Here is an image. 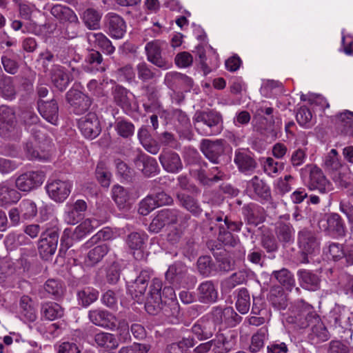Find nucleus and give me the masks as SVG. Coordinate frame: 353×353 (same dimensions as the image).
Wrapping results in <instances>:
<instances>
[{
	"mask_svg": "<svg viewBox=\"0 0 353 353\" xmlns=\"http://www.w3.org/2000/svg\"><path fill=\"white\" fill-rule=\"evenodd\" d=\"M248 99L246 108L252 114L254 125H259L258 130H265L268 136L276 139L282 128V119L278 110H275L269 101H262L256 103Z\"/></svg>",
	"mask_w": 353,
	"mask_h": 353,
	"instance_id": "f257e3e1",
	"label": "nucleus"
},
{
	"mask_svg": "<svg viewBox=\"0 0 353 353\" xmlns=\"http://www.w3.org/2000/svg\"><path fill=\"white\" fill-rule=\"evenodd\" d=\"M193 124L196 132L203 136L216 135L222 130V117L213 110H197L193 117Z\"/></svg>",
	"mask_w": 353,
	"mask_h": 353,
	"instance_id": "f03ea898",
	"label": "nucleus"
},
{
	"mask_svg": "<svg viewBox=\"0 0 353 353\" xmlns=\"http://www.w3.org/2000/svg\"><path fill=\"white\" fill-rule=\"evenodd\" d=\"M59 237L58 220L53 218L46 224L45 230L41 232L37 243L38 251L42 259L48 260L54 254L57 249Z\"/></svg>",
	"mask_w": 353,
	"mask_h": 353,
	"instance_id": "7ed1b4c3",
	"label": "nucleus"
},
{
	"mask_svg": "<svg viewBox=\"0 0 353 353\" xmlns=\"http://www.w3.org/2000/svg\"><path fill=\"white\" fill-rule=\"evenodd\" d=\"M301 178L310 190H316L321 194L330 192L333 188L323 170L316 165L307 164L301 169Z\"/></svg>",
	"mask_w": 353,
	"mask_h": 353,
	"instance_id": "20e7f679",
	"label": "nucleus"
},
{
	"mask_svg": "<svg viewBox=\"0 0 353 353\" xmlns=\"http://www.w3.org/2000/svg\"><path fill=\"white\" fill-rule=\"evenodd\" d=\"M152 273V271L150 269H143L139 272L133 270H130L124 278L127 291L136 301L139 302L143 300Z\"/></svg>",
	"mask_w": 353,
	"mask_h": 353,
	"instance_id": "39448f33",
	"label": "nucleus"
},
{
	"mask_svg": "<svg viewBox=\"0 0 353 353\" xmlns=\"http://www.w3.org/2000/svg\"><path fill=\"white\" fill-rule=\"evenodd\" d=\"M327 325L339 332L353 330V312L344 305H336L326 317Z\"/></svg>",
	"mask_w": 353,
	"mask_h": 353,
	"instance_id": "423d86ee",
	"label": "nucleus"
},
{
	"mask_svg": "<svg viewBox=\"0 0 353 353\" xmlns=\"http://www.w3.org/2000/svg\"><path fill=\"white\" fill-rule=\"evenodd\" d=\"M297 244L300 249L301 262L307 263L308 255L319 250L320 243L314 232L304 228L297 234Z\"/></svg>",
	"mask_w": 353,
	"mask_h": 353,
	"instance_id": "0eeeda50",
	"label": "nucleus"
},
{
	"mask_svg": "<svg viewBox=\"0 0 353 353\" xmlns=\"http://www.w3.org/2000/svg\"><path fill=\"white\" fill-rule=\"evenodd\" d=\"M165 281L175 288H185L194 278L188 272V267L181 261H175L169 265L165 273Z\"/></svg>",
	"mask_w": 353,
	"mask_h": 353,
	"instance_id": "6e6552de",
	"label": "nucleus"
},
{
	"mask_svg": "<svg viewBox=\"0 0 353 353\" xmlns=\"http://www.w3.org/2000/svg\"><path fill=\"white\" fill-rule=\"evenodd\" d=\"M296 310L294 323L301 329L310 327L321 321L314 307L302 299L296 302Z\"/></svg>",
	"mask_w": 353,
	"mask_h": 353,
	"instance_id": "1a4fd4ad",
	"label": "nucleus"
},
{
	"mask_svg": "<svg viewBox=\"0 0 353 353\" xmlns=\"http://www.w3.org/2000/svg\"><path fill=\"white\" fill-rule=\"evenodd\" d=\"M207 168H190V172L201 185L208 187L227 179V174L222 167L213 166L206 171Z\"/></svg>",
	"mask_w": 353,
	"mask_h": 353,
	"instance_id": "9d476101",
	"label": "nucleus"
},
{
	"mask_svg": "<svg viewBox=\"0 0 353 353\" xmlns=\"http://www.w3.org/2000/svg\"><path fill=\"white\" fill-rule=\"evenodd\" d=\"M318 224L322 231L334 238L343 237L345 235L346 225L345 221L337 213L325 214L319 221Z\"/></svg>",
	"mask_w": 353,
	"mask_h": 353,
	"instance_id": "9b49d317",
	"label": "nucleus"
},
{
	"mask_svg": "<svg viewBox=\"0 0 353 353\" xmlns=\"http://www.w3.org/2000/svg\"><path fill=\"white\" fill-rule=\"evenodd\" d=\"M46 178L41 170H28L19 174L15 179V187L20 192H30L42 185Z\"/></svg>",
	"mask_w": 353,
	"mask_h": 353,
	"instance_id": "f8f14e48",
	"label": "nucleus"
},
{
	"mask_svg": "<svg viewBox=\"0 0 353 353\" xmlns=\"http://www.w3.org/2000/svg\"><path fill=\"white\" fill-rule=\"evenodd\" d=\"M245 194L252 199L259 198L261 203H271L272 192L270 185L257 176L247 181Z\"/></svg>",
	"mask_w": 353,
	"mask_h": 353,
	"instance_id": "ddd939ff",
	"label": "nucleus"
},
{
	"mask_svg": "<svg viewBox=\"0 0 353 353\" xmlns=\"http://www.w3.org/2000/svg\"><path fill=\"white\" fill-rule=\"evenodd\" d=\"M72 188L68 180L49 179L45 189L49 197L57 203L63 202L70 195Z\"/></svg>",
	"mask_w": 353,
	"mask_h": 353,
	"instance_id": "4468645a",
	"label": "nucleus"
},
{
	"mask_svg": "<svg viewBox=\"0 0 353 353\" xmlns=\"http://www.w3.org/2000/svg\"><path fill=\"white\" fill-rule=\"evenodd\" d=\"M104 31L112 39H121L127 32V24L124 19L114 12L108 13L103 19Z\"/></svg>",
	"mask_w": 353,
	"mask_h": 353,
	"instance_id": "2eb2a0df",
	"label": "nucleus"
},
{
	"mask_svg": "<svg viewBox=\"0 0 353 353\" xmlns=\"http://www.w3.org/2000/svg\"><path fill=\"white\" fill-rule=\"evenodd\" d=\"M65 99L75 114H82L87 112L92 103L89 96L74 87L66 92Z\"/></svg>",
	"mask_w": 353,
	"mask_h": 353,
	"instance_id": "dca6fc26",
	"label": "nucleus"
},
{
	"mask_svg": "<svg viewBox=\"0 0 353 353\" xmlns=\"http://www.w3.org/2000/svg\"><path fill=\"white\" fill-rule=\"evenodd\" d=\"M180 210L176 208H164L157 212V215L150 224L151 232L158 233L165 225H174L178 223Z\"/></svg>",
	"mask_w": 353,
	"mask_h": 353,
	"instance_id": "f3484780",
	"label": "nucleus"
},
{
	"mask_svg": "<svg viewBox=\"0 0 353 353\" xmlns=\"http://www.w3.org/2000/svg\"><path fill=\"white\" fill-rule=\"evenodd\" d=\"M163 44L160 40L150 41L145 44V51L149 62L162 70H167L172 66V62L162 57Z\"/></svg>",
	"mask_w": 353,
	"mask_h": 353,
	"instance_id": "a211bd4d",
	"label": "nucleus"
},
{
	"mask_svg": "<svg viewBox=\"0 0 353 353\" xmlns=\"http://www.w3.org/2000/svg\"><path fill=\"white\" fill-rule=\"evenodd\" d=\"M200 150L211 163L219 164L225 154V141L222 139H203L201 143Z\"/></svg>",
	"mask_w": 353,
	"mask_h": 353,
	"instance_id": "6ab92c4d",
	"label": "nucleus"
},
{
	"mask_svg": "<svg viewBox=\"0 0 353 353\" xmlns=\"http://www.w3.org/2000/svg\"><path fill=\"white\" fill-rule=\"evenodd\" d=\"M78 127L82 134L88 139H93L101 132L100 121L94 112H90L78 121Z\"/></svg>",
	"mask_w": 353,
	"mask_h": 353,
	"instance_id": "aec40b11",
	"label": "nucleus"
},
{
	"mask_svg": "<svg viewBox=\"0 0 353 353\" xmlns=\"http://www.w3.org/2000/svg\"><path fill=\"white\" fill-rule=\"evenodd\" d=\"M148 240V235L144 231L130 232L126 239V244L133 251V255L137 260L145 259L144 250Z\"/></svg>",
	"mask_w": 353,
	"mask_h": 353,
	"instance_id": "412c9836",
	"label": "nucleus"
},
{
	"mask_svg": "<svg viewBox=\"0 0 353 353\" xmlns=\"http://www.w3.org/2000/svg\"><path fill=\"white\" fill-rule=\"evenodd\" d=\"M88 319L97 326L113 330L117 327V318L110 312L97 308L88 312Z\"/></svg>",
	"mask_w": 353,
	"mask_h": 353,
	"instance_id": "4be33fe9",
	"label": "nucleus"
},
{
	"mask_svg": "<svg viewBox=\"0 0 353 353\" xmlns=\"http://www.w3.org/2000/svg\"><path fill=\"white\" fill-rule=\"evenodd\" d=\"M133 162L145 176L150 177L160 172L157 160L144 152H139L134 158Z\"/></svg>",
	"mask_w": 353,
	"mask_h": 353,
	"instance_id": "5701e85b",
	"label": "nucleus"
},
{
	"mask_svg": "<svg viewBox=\"0 0 353 353\" xmlns=\"http://www.w3.org/2000/svg\"><path fill=\"white\" fill-rule=\"evenodd\" d=\"M159 160L163 170L169 173H179L183 168L179 154L172 150H162Z\"/></svg>",
	"mask_w": 353,
	"mask_h": 353,
	"instance_id": "b1692460",
	"label": "nucleus"
},
{
	"mask_svg": "<svg viewBox=\"0 0 353 353\" xmlns=\"http://www.w3.org/2000/svg\"><path fill=\"white\" fill-rule=\"evenodd\" d=\"M37 110L47 122L55 126L59 125V105L57 100L39 99L37 101Z\"/></svg>",
	"mask_w": 353,
	"mask_h": 353,
	"instance_id": "393cba45",
	"label": "nucleus"
},
{
	"mask_svg": "<svg viewBox=\"0 0 353 353\" xmlns=\"http://www.w3.org/2000/svg\"><path fill=\"white\" fill-rule=\"evenodd\" d=\"M276 239L283 247L292 245L295 241V230L290 222L278 220L274 225Z\"/></svg>",
	"mask_w": 353,
	"mask_h": 353,
	"instance_id": "a878e982",
	"label": "nucleus"
},
{
	"mask_svg": "<svg viewBox=\"0 0 353 353\" xmlns=\"http://www.w3.org/2000/svg\"><path fill=\"white\" fill-rule=\"evenodd\" d=\"M176 200L178 205L189 212L193 216L199 218L201 216L203 209L196 197L183 192H177Z\"/></svg>",
	"mask_w": 353,
	"mask_h": 353,
	"instance_id": "bb28decb",
	"label": "nucleus"
},
{
	"mask_svg": "<svg viewBox=\"0 0 353 353\" xmlns=\"http://www.w3.org/2000/svg\"><path fill=\"white\" fill-rule=\"evenodd\" d=\"M263 208L254 203H250L244 206V216H246L248 225L246 229L251 236L254 233L252 228L256 227L263 221Z\"/></svg>",
	"mask_w": 353,
	"mask_h": 353,
	"instance_id": "cd10ccee",
	"label": "nucleus"
},
{
	"mask_svg": "<svg viewBox=\"0 0 353 353\" xmlns=\"http://www.w3.org/2000/svg\"><path fill=\"white\" fill-rule=\"evenodd\" d=\"M87 208L86 202L82 199H78L74 203L67 205L64 214L65 221L70 225L78 223L84 219Z\"/></svg>",
	"mask_w": 353,
	"mask_h": 353,
	"instance_id": "c85d7f7f",
	"label": "nucleus"
},
{
	"mask_svg": "<svg viewBox=\"0 0 353 353\" xmlns=\"http://www.w3.org/2000/svg\"><path fill=\"white\" fill-rule=\"evenodd\" d=\"M83 70L85 72H104L106 63L101 52L94 49H88L84 59Z\"/></svg>",
	"mask_w": 353,
	"mask_h": 353,
	"instance_id": "c756f323",
	"label": "nucleus"
},
{
	"mask_svg": "<svg viewBox=\"0 0 353 353\" xmlns=\"http://www.w3.org/2000/svg\"><path fill=\"white\" fill-rule=\"evenodd\" d=\"M132 94L129 90L119 84L112 88L114 102L127 114L132 111L130 98V95Z\"/></svg>",
	"mask_w": 353,
	"mask_h": 353,
	"instance_id": "7c9ffc66",
	"label": "nucleus"
},
{
	"mask_svg": "<svg viewBox=\"0 0 353 353\" xmlns=\"http://www.w3.org/2000/svg\"><path fill=\"white\" fill-rule=\"evenodd\" d=\"M216 328L212 322L205 317L199 319L191 327V331L199 341L205 340L212 337Z\"/></svg>",
	"mask_w": 353,
	"mask_h": 353,
	"instance_id": "2f4dec72",
	"label": "nucleus"
},
{
	"mask_svg": "<svg viewBox=\"0 0 353 353\" xmlns=\"http://www.w3.org/2000/svg\"><path fill=\"white\" fill-rule=\"evenodd\" d=\"M99 296V290L91 286L79 288L76 292L77 304L79 306L84 308L88 307L96 302Z\"/></svg>",
	"mask_w": 353,
	"mask_h": 353,
	"instance_id": "473e14b6",
	"label": "nucleus"
},
{
	"mask_svg": "<svg viewBox=\"0 0 353 353\" xmlns=\"http://www.w3.org/2000/svg\"><path fill=\"white\" fill-rule=\"evenodd\" d=\"M20 315L24 321L33 323L37 319V310L33 299L27 295L21 297L19 301Z\"/></svg>",
	"mask_w": 353,
	"mask_h": 353,
	"instance_id": "72a5a7b5",
	"label": "nucleus"
},
{
	"mask_svg": "<svg viewBox=\"0 0 353 353\" xmlns=\"http://www.w3.org/2000/svg\"><path fill=\"white\" fill-rule=\"evenodd\" d=\"M297 276L300 285L309 291H316L320 288L321 279L315 273L307 270H299Z\"/></svg>",
	"mask_w": 353,
	"mask_h": 353,
	"instance_id": "f704fd0d",
	"label": "nucleus"
},
{
	"mask_svg": "<svg viewBox=\"0 0 353 353\" xmlns=\"http://www.w3.org/2000/svg\"><path fill=\"white\" fill-rule=\"evenodd\" d=\"M65 314V308L54 301H45L41 305V317L48 321L61 319Z\"/></svg>",
	"mask_w": 353,
	"mask_h": 353,
	"instance_id": "c9c22d12",
	"label": "nucleus"
},
{
	"mask_svg": "<svg viewBox=\"0 0 353 353\" xmlns=\"http://www.w3.org/2000/svg\"><path fill=\"white\" fill-rule=\"evenodd\" d=\"M21 198L19 190L11 187L5 181L0 183V205H10L17 203Z\"/></svg>",
	"mask_w": 353,
	"mask_h": 353,
	"instance_id": "e433bc0d",
	"label": "nucleus"
},
{
	"mask_svg": "<svg viewBox=\"0 0 353 353\" xmlns=\"http://www.w3.org/2000/svg\"><path fill=\"white\" fill-rule=\"evenodd\" d=\"M198 299L203 303H213L218 299V292L211 281L201 283L198 288Z\"/></svg>",
	"mask_w": 353,
	"mask_h": 353,
	"instance_id": "4c0bfd02",
	"label": "nucleus"
},
{
	"mask_svg": "<svg viewBox=\"0 0 353 353\" xmlns=\"http://www.w3.org/2000/svg\"><path fill=\"white\" fill-rule=\"evenodd\" d=\"M112 198L119 210H128L130 208V194L124 187L116 184L112 188Z\"/></svg>",
	"mask_w": 353,
	"mask_h": 353,
	"instance_id": "58836bf2",
	"label": "nucleus"
},
{
	"mask_svg": "<svg viewBox=\"0 0 353 353\" xmlns=\"http://www.w3.org/2000/svg\"><path fill=\"white\" fill-rule=\"evenodd\" d=\"M16 123V117L12 108L2 105L0 107V134L11 132Z\"/></svg>",
	"mask_w": 353,
	"mask_h": 353,
	"instance_id": "ea45409f",
	"label": "nucleus"
},
{
	"mask_svg": "<svg viewBox=\"0 0 353 353\" xmlns=\"http://www.w3.org/2000/svg\"><path fill=\"white\" fill-rule=\"evenodd\" d=\"M53 85L59 91L63 92L68 87L72 79L64 71V68L60 65H55L51 74Z\"/></svg>",
	"mask_w": 353,
	"mask_h": 353,
	"instance_id": "a19ab883",
	"label": "nucleus"
},
{
	"mask_svg": "<svg viewBox=\"0 0 353 353\" xmlns=\"http://www.w3.org/2000/svg\"><path fill=\"white\" fill-rule=\"evenodd\" d=\"M113 127L117 135L123 139H130L134 134L135 126L134 123L125 117H117L114 121Z\"/></svg>",
	"mask_w": 353,
	"mask_h": 353,
	"instance_id": "79ce46f5",
	"label": "nucleus"
},
{
	"mask_svg": "<svg viewBox=\"0 0 353 353\" xmlns=\"http://www.w3.org/2000/svg\"><path fill=\"white\" fill-rule=\"evenodd\" d=\"M109 250L108 245L105 243L95 246L88 252L84 259L85 264L88 267L94 266L103 259Z\"/></svg>",
	"mask_w": 353,
	"mask_h": 353,
	"instance_id": "37998d69",
	"label": "nucleus"
},
{
	"mask_svg": "<svg viewBox=\"0 0 353 353\" xmlns=\"http://www.w3.org/2000/svg\"><path fill=\"white\" fill-rule=\"evenodd\" d=\"M345 248L343 244L329 242L323 248V254L328 261H339L344 258Z\"/></svg>",
	"mask_w": 353,
	"mask_h": 353,
	"instance_id": "c03bdc74",
	"label": "nucleus"
},
{
	"mask_svg": "<svg viewBox=\"0 0 353 353\" xmlns=\"http://www.w3.org/2000/svg\"><path fill=\"white\" fill-rule=\"evenodd\" d=\"M23 150L26 157L29 160H39L40 161H48L50 158V154L46 150L41 149L37 143L27 142Z\"/></svg>",
	"mask_w": 353,
	"mask_h": 353,
	"instance_id": "a18cd8bd",
	"label": "nucleus"
},
{
	"mask_svg": "<svg viewBox=\"0 0 353 353\" xmlns=\"http://www.w3.org/2000/svg\"><path fill=\"white\" fill-rule=\"evenodd\" d=\"M0 94L8 100H12L16 97V90L12 77L5 74L0 68Z\"/></svg>",
	"mask_w": 353,
	"mask_h": 353,
	"instance_id": "49530a36",
	"label": "nucleus"
},
{
	"mask_svg": "<svg viewBox=\"0 0 353 353\" xmlns=\"http://www.w3.org/2000/svg\"><path fill=\"white\" fill-rule=\"evenodd\" d=\"M45 291L50 294L54 300H61L65 292L64 283L59 279H48L43 285Z\"/></svg>",
	"mask_w": 353,
	"mask_h": 353,
	"instance_id": "de8ad7c7",
	"label": "nucleus"
},
{
	"mask_svg": "<svg viewBox=\"0 0 353 353\" xmlns=\"http://www.w3.org/2000/svg\"><path fill=\"white\" fill-rule=\"evenodd\" d=\"M50 13L63 25L77 18L76 13L70 8L60 4L53 6Z\"/></svg>",
	"mask_w": 353,
	"mask_h": 353,
	"instance_id": "09e8293b",
	"label": "nucleus"
},
{
	"mask_svg": "<svg viewBox=\"0 0 353 353\" xmlns=\"http://www.w3.org/2000/svg\"><path fill=\"white\" fill-rule=\"evenodd\" d=\"M236 336L233 332L228 331V334L217 333L215 339L211 340L214 345V348L225 350L230 352L235 343Z\"/></svg>",
	"mask_w": 353,
	"mask_h": 353,
	"instance_id": "8fccbe9b",
	"label": "nucleus"
},
{
	"mask_svg": "<svg viewBox=\"0 0 353 353\" xmlns=\"http://www.w3.org/2000/svg\"><path fill=\"white\" fill-rule=\"evenodd\" d=\"M295 179L291 174H285L284 176L277 178L273 182L274 192L283 196L292 190Z\"/></svg>",
	"mask_w": 353,
	"mask_h": 353,
	"instance_id": "3c124183",
	"label": "nucleus"
},
{
	"mask_svg": "<svg viewBox=\"0 0 353 353\" xmlns=\"http://www.w3.org/2000/svg\"><path fill=\"white\" fill-rule=\"evenodd\" d=\"M161 312L171 323L179 321L180 306L178 301L164 300Z\"/></svg>",
	"mask_w": 353,
	"mask_h": 353,
	"instance_id": "603ef678",
	"label": "nucleus"
},
{
	"mask_svg": "<svg viewBox=\"0 0 353 353\" xmlns=\"http://www.w3.org/2000/svg\"><path fill=\"white\" fill-rule=\"evenodd\" d=\"M143 107L146 112H154L159 110L161 103L159 100L158 92L154 88L147 87Z\"/></svg>",
	"mask_w": 353,
	"mask_h": 353,
	"instance_id": "864d4df0",
	"label": "nucleus"
},
{
	"mask_svg": "<svg viewBox=\"0 0 353 353\" xmlns=\"http://www.w3.org/2000/svg\"><path fill=\"white\" fill-rule=\"evenodd\" d=\"M271 279L277 281L286 290L291 291L295 285L294 275L285 268L274 271Z\"/></svg>",
	"mask_w": 353,
	"mask_h": 353,
	"instance_id": "5fc2aeb1",
	"label": "nucleus"
},
{
	"mask_svg": "<svg viewBox=\"0 0 353 353\" xmlns=\"http://www.w3.org/2000/svg\"><path fill=\"white\" fill-rule=\"evenodd\" d=\"M169 116L176 127L181 131L189 129L191 126L190 119L185 112L179 108H172Z\"/></svg>",
	"mask_w": 353,
	"mask_h": 353,
	"instance_id": "6e6d98bb",
	"label": "nucleus"
},
{
	"mask_svg": "<svg viewBox=\"0 0 353 353\" xmlns=\"http://www.w3.org/2000/svg\"><path fill=\"white\" fill-rule=\"evenodd\" d=\"M196 50L193 52L195 53L196 61L199 62L200 68L205 76L210 74L214 69H216L217 65L216 63H207V57L205 54V50L203 44H198Z\"/></svg>",
	"mask_w": 353,
	"mask_h": 353,
	"instance_id": "4d7b16f0",
	"label": "nucleus"
},
{
	"mask_svg": "<svg viewBox=\"0 0 353 353\" xmlns=\"http://www.w3.org/2000/svg\"><path fill=\"white\" fill-rule=\"evenodd\" d=\"M18 208L22 216V221H31L35 218L38 214V208L36 203L29 199L22 200Z\"/></svg>",
	"mask_w": 353,
	"mask_h": 353,
	"instance_id": "13d9d810",
	"label": "nucleus"
},
{
	"mask_svg": "<svg viewBox=\"0 0 353 353\" xmlns=\"http://www.w3.org/2000/svg\"><path fill=\"white\" fill-rule=\"evenodd\" d=\"M95 47L101 50L106 55H112L115 52V47L112 41L102 32L92 34Z\"/></svg>",
	"mask_w": 353,
	"mask_h": 353,
	"instance_id": "bf43d9fd",
	"label": "nucleus"
},
{
	"mask_svg": "<svg viewBox=\"0 0 353 353\" xmlns=\"http://www.w3.org/2000/svg\"><path fill=\"white\" fill-rule=\"evenodd\" d=\"M345 165L341 162L340 157L335 149H332L330 152L325 157L324 161V167L325 170L331 176L332 174L338 172L341 168Z\"/></svg>",
	"mask_w": 353,
	"mask_h": 353,
	"instance_id": "052dcab7",
	"label": "nucleus"
},
{
	"mask_svg": "<svg viewBox=\"0 0 353 353\" xmlns=\"http://www.w3.org/2000/svg\"><path fill=\"white\" fill-rule=\"evenodd\" d=\"M197 268L201 274L209 276L216 274L214 262L209 256H201L197 260Z\"/></svg>",
	"mask_w": 353,
	"mask_h": 353,
	"instance_id": "680f3d73",
	"label": "nucleus"
},
{
	"mask_svg": "<svg viewBox=\"0 0 353 353\" xmlns=\"http://www.w3.org/2000/svg\"><path fill=\"white\" fill-rule=\"evenodd\" d=\"M92 230V221L87 219L77 226L72 232H71L72 239L77 243L84 239Z\"/></svg>",
	"mask_w": 353,
	"mask_h": 353,
	"instance_id": "e2e57ef3",
	"label": "nucleus"
},
{
	"mask_svg": "<svg viewBox=\"0 0 353 353\" xmlns=\"http://www.w3.org/2000/svg\"><path fill=\"white\" fill-rule=\"evenodd\" d=\"M268 300L272 307L278 310H285L288 306L286 296L282 290H272Z\"/></svg>",
	"mask_w": 353,
	"mask_h": 353,
	"instance_id": "0e129e2a",
	"label": "nucleus"
},
{
	"mask_svg": "<svg viewBox=\"0 0 353 353\" xmlns=\"http://www.w3.org/2000/svg\"><path fill=\"white\" fill-rule=\"evenodd\" d=\"M101 15L94 8H88L83 12V20L90 30H97L100 27Z\"/></svg>",
	"mask_w": 353,
	"mask_h": 353,
	"instance_id": "69168bd1",
	"label": "nucleus"
},
{
	"mask_svg": "<svg viewBox=\"0 0 353 353\" xmlns=\"http://www.w3.org/2000/svg\"><path fill=\"white\" fill-rule=\"evenodd\" d=\"M95 343L100 347H105L110 349H116L119 346L114 334L107 332H99L94 336Z\"/></svg>",
	"mask_w": 353,
	"mask_h": 353,
	"instance_id": "338daca9",
	"label": "nucleus"
},
{
	"mask_svg": "<svg viewBox=\"0 0 353 353\" xmlns=\"http://www.w3.org/2000/svg\"><path fill=\"white\" fill-rule=\"evenodd\" d=\"M137 71L138 78L143 82H148L156 77L157 70L145 62H141L137 65Z\"/></svg>",
	"mask_w": 353,
	"mask_h": 353,
	"instance_id": "774afa93",
	"label": "nucleus"
}]
</instances>
